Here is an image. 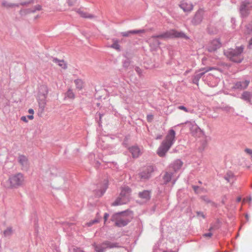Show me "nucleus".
I'll list each match as a JSON object with an SVG mask.
<instances>
[{"mask_svg": "<svg viewBox=\"0 0 252 252\" xmlns=\"http://www.w3.org/2000/svg\"><path fill=\"white\" fill-rule=\"evenodd\" d=\"M13 232L14 230L12 227L9 226L3 231V235L5 237H10L13 234Z\"/></svg>", "mask_w": 252, "mask_h": 252, "instance_id": "27", "label": "nucleus"}, {"mask_svg": "<svg viewBox=\"0 0 252 252\" xmlns=\"http://www.w3.org/2000/svg\"><path fill=\"white\" fill-rule=\"evenodd\" d=\"M156 167L153 165H148L144 167L138 174L141 181L148 180L152 177V174L156 170Z\"/></svg>", "mask_w": 252, "mask_h": 252, "instance_id": "7", "label": "nucleus"}, {"mask_svg": "<svg viewBox=\"0 0 252 252\" xmlns=\"http://www.w3.org/2000/svg\"><path fill=\"white\" fill-rule=\"evenodd\" d=\"M162 138V135L161 134H158L157 136L156 139H157V140L161 139Z\"/></svg>", "mask_w": 252, "mask_h": 252, "instance_id": "56", "label": "nucleus"}, {"mask_svg": "<svg viewBox=\"0 0 252 252\" xmlns=\"http://www.w3.org/2000/svg\"><path fill=\"white\" fill-rule=\"evenodd\" d=\"M74 83L76 86V88L81 90L83 89L84 87V82L82 80L80 79H77L74 80Z\"/></svg>", "mask_w": 252, "mask_h": 252, "instance_id": "28", "label": "nucleus"}, {"mask_svg": "<svg viewBox=\"0 0 252 252\" xmlns=\"http://www.w3.org/2000/svg\"><path fill=\"white\" fill-rule=\"evenodd\" d=\"M215 68L213 67H205L200 69L196 71L192 77V82L193 84L198 85L199 80L204 75V74L209 71L212 70Z\"/></svg>", "mask_w": 252, "mask_h": 252, "instance_id": "8", "label": "nucleus"}, {"mask_svg": "<svg viewBox=\"0 0 252 252\" xmlns=\"http://www.w3.org/2000/svg\"><path fill=\"white\" fill-rule=\"evenodd\" d=\"M163 252H177L173 251L172 250H170V251H163Z\"/></svg>", "mask_w": 252, "mask_h": 252, "instance_id": "62", "label": "nucleus"}, {"mask_svg": "<svg viewBox=\"0 0 252 252\" xmlns=\"http://www.w3.org/2000/svg\"><path fill=\"white\" fill-rule=\"evenodd\" d=\"M244 49L243 45L236 47L235 49L229 48L224 50V55L230 61L236 63H240L243 60L242 53Z\"/></svg>", "mask_w": 252, "mask_h": 252, "instance_id": "2", "label": "nucleus"}, {"mask_svg": "<svg viewBox=\"0 0 252 252\" xmlns=\"http://www.w3.org/2000/svg\"><path fill=\"white\" fill-rule=\"evenodd\" d=\"M21 120L26 123L28 122V120H27V117L26 116H22L21 118Z\"/></svg>", "mask_w": 252, "mask_h": 252, "instance_id": "54", "label": "nucleus"}, {"mask_svg": "<svg viewBox=\"0 0 252 252\" xmlns=\"http://www.w3.org/2000/svg\"><path fill=\"white\" fill-rule=\"evenodd\" d=\"M27 117L30 120H32L33 119V115H28L27 116Z\"/></svg>", "mask_w": 252, "mask_h": 252, "instance_id": "58", "label": "nucleus"}, {"mask_svg": "<svg viewBox=\"0 0 252 252\" xmlns=\"http://www.w3.org/2000/svg\"><path fill=\"white\" fill-rule=\"evenodd\" d=\"M176 133L174 130H169L165 139L158 149L157 153L160 157H164L175 141Z\"/></svg>", "mask_w": 252, "mask_h": 252, "instance_id": "1", "label": "nucleus"}, {"mask_svg": "<svg viewBox=\"0 0 252 252\" xmlns=\"http://www.w3.org/2000/svg\"><path fill=\"white\" fill-rule=\"evenodd\" d=\"M191 188L196 194L200 193L204 190V189L203 188H201L198 186L192 185Z\"/></svg>", "mask_w": 252, "mask_h": 252, "instance_id": "34", "label": "nucleus"}, {"mask_svg": "<svg viewBox=\"0 0 252 252\" xmlns=\"http://www.w3.org/2000/svg\"><path fill=\"white\" fill-rule=\"evenodd\" d=\"M92 246L96 252H104V249L102 248V245H101V244H97L94 243L92 244Z\"/></svg>", "mask_w": 252, "mask_h": 252, "instance_id": "31", "label": "nucleus"}, {"mask_svg": "<svg viewBox=\"0 0 252 252\" xmlns=\"http://www.w3.org/2000/svg\"><path fill=\"white\" fill-rule=\"evenodd\" d=\"M41 9V6L38 4V5H35L34 6V7L32 9L29 8V9H27L25 10L26 11V13H34L36 11H39Z\"/></svg>", "mask_w": 252, "mask_h": 252, "instance_id": "33", "label": "nucleus"}, {"mask_svg": "<svg viewBox=\"0 0 252 252\" xmlns=\"http://www.w3.org/2000/svg\"><path fill=\"white\" fill-rule=\"evenodd\" d=\"M131 189L128 186L122 187L120 196L127 203L130 199Z\"/></svg>", "mask_w": 252, "mask_h": 252, "instance_id": "11", "label": "nucleus"}, {"mask_svg": "<svg viewBox=\"0 0 252 252\" xmlns=\"http://www.w3.org/2000/svg\"><path fill=\"white\" fill-rule=\"evenodd\" d=\"M224 179L226 180L228 183L231 184H232L236 180L234 173L231 171L227 172L224 176Z\"/></svg>", "mask_w": 252, "mask_h": 252, "instance_id": "20", "label": "nucleus"}, {"mask_svg": "<svg viewBox=\"0 0 252 252\" xmlns=\"http://www.w3.org/2000/svg\"><path fill=\"white\" fill-rule=\"evenodd\" d=\"M112 221H115V225L122 227L126 226L131 221V218L126 214V211L115 213L111 218Z\"/></svg>", "mask_w": 252, "mask_h": 252, "instance_id": "3", "label": "nucleus"}, {"mask_svg": "<svg viewBox=\"0 0 252 252\" xmlns=\"http://www.w3.org/2000/svg\"><path fill=\"white\" fill-rule=\"evenodd\" d=\"M102 245L105 246L106 249L120 247L119 244L118 243H112L109 241H104L102 242Z\"/></svg>", "mask_w": 252, "mask_h": 252, "instance_id": "21", "label": "nucleus"}, {"mask_svg": "<svg viewBox=\"0 0 252 252\" xmlns=\"http://www.w3.org/2000/svg\"><path fill=\"white\" fill-rule=\"evenodd\" d=\"M151 190H144L142 191L139 192L138 194V196L144 200L147 201L150 200L151 197Z\"/></svg>", "mask_w": 252, "mask_h": 252, "instance_id": "15", "label": "nucleus"}, {"mask_svg": "<svg viewBox=\"0 0 252 252\" xmlns=\"http://www.w3.org/2000/svg\"><path fill=\"white\" fill-rule=\"evenodd\" d=\"M213 235V234L211 232L206 233L203 235V236L204 237H211Z\"/></svg>", "mask_w": 252, "mask_h": 252, "instance_id": "48", "label": "nucleus"}, {"mask_svg": "<svg viewBox=\"0 0 252 252\" xmlns=\"http://www.w3.org/2000/svg\"><path fill=\"white\" fill-rule=\"evenodd\" d=\"M241 98L250 104H252V94L251 92L248 91L244 92L242 94Z\"/></svg>", "mask_w": 252, "mask_h": 252, "instance_id": "17", "label": "nucleus"}, {"mask_svg": "<svg viewBox=\"0 0 252 252\" xmlns=\"http://www.w3.org/2000/svg\"><path fill=\"white\" fill-rule=\"evenodd\" d=\"M241 200V198L240 197H239L237 198L236 201L237 202H239Z\"/></svg>", "mask_w": 252, "mask_h": 252, "instance_id": "60", "label": "nucleus"}, {"mask_svg": "<svg viewBox=\"0 0 252 252\" xmlns=\"http://www.w3.org/2000/svg\"><path fill=\"white\" fill-rule=\"evenodd\" d=\"M176 180H177L176 179H173V180H172V185H174L175 184V183H176Z\"/></svg>", "mask_w": 252, "mask_h": 252, "instance_id": "63", "label": "nucleus"}, {"mask_svg": "<svg viewBox=\"0 0 252 252\" xmlns=\"http://www.w3.org/2000/svg\"><path fill=\"white\" fill-rule=\"evenodd\" d=\"M220 222L219 219H218L216 221V222L214 224H212V226L214 227V229H218L220 227Z\"/></svg>", "mask_w": 252, "mask_h": 252, "instance_id": "41", "label": "nucleus"}, {"mask_svg": "<svg viewBox=\"0 0 252 252\" xmlns=\"http://www.w3.org/2000/svg\"><path fill=\"white\" fill-rule=\"evenodd\" d=\"M98 115L99 116V125H100V123H101V119L102 118V117L103 116V114H101L100 113H96V115Z\"/></svg>", "mask_w": 252, "mask_h": 252, "instance_id": "52", "label": "nucleus"}, {"mask_svg": "<svg viewBox=\"0 0 252 252\" xmlns=\"http://www.w3.org/2000/svg\"><path fill=\"white\" fill-rule=\"evenodd\" d=\"M18 161L23 167L27 168L28 166V159L24 155H20L18 157Z\"/></svg>", "mask_w": 252, "mask_h": 252, "instance_id": "22", "label": "nucleus"}, {"mask_svg": "<svg viewBox=\"0 0 252 252\" xmlns=\"http://www.w3.org/2000/svg\"><path fill=\"white\" fill-rule=\"evenodd\" d=\"M113 43L110 46L111 48L116 49V50L120 51L121 50V46L119 44L118 40L117 39H113Z\"/></svg>", "mask_w": 252, "mask_h": 252, "instance_id": "32", "label": "nucleus"}, {"mask_svg": "<svg viewBox=\"0 0 252 252\" xmlns=\"http://www.w3.org/2000/svg\"><path fill=\"white\" fill-rule=\"evenodd\" d=\"M129 151L131 154L133 158H137L140 154V150L137 146H132L129 148Z\"/></svg>", "mask_w": 252, "mask_h": 252, "instance_id": "24", "label": "nucleus"}, {"mask_svg": "<svg viewBox=\"0 0 252 252\" xmlns=\"http://www.w3.org/2000/svg\"><path fill=\"white\" fill-rule=\"evenodd\" d=\"M2 5L6 8H9V7H14V6L18 7L19 4L11 3H9L6 1H4L2 3Z\"/></svg>", "mask_w": 252, "mask_h": 252, "instance_id": "36", "label": "nucleus"}, {"mask_svg": "<svg viewBox=\"0 0 252 252\" xmlns=\"http://www.w3.org/2000/svg\"><path fill=\"white\" fill-rule=\"evenodd\" d=\"M99 218V219H100L101 217L99 215V213L98 212L96 214V218Z\"/></svg>", "mask_w": 252, "mask_h": 252, "instance_id": "61", "label": "nucleus"}, {"mask_svg": "<svg viewBox=\"0 0 252 252\" xmlns=\"http://www.w3.org/2000/svg\"><path fill=\"white\" fill-rule=\"evenodd\" d=\"M158 35H153L151 37V39H153V41L154 42V44L155 45L157 46H159V45L161 44L160 42L158 39V38H161L160 37H153L154 36H157Z\"/></svg>", "mask_w": 252, "mask_h": 252, "instance_id": "39", "label": "nucleus"}, {"mask_svg": "<svg viewBox=\"0 0 252 252\" xmlns=\"http://www.w3.org/2000/svg\"><path fill=\"white\" fill-rule=\"evenodd\" d=\"M77 12L83 18H92L94 17L93 15L88 14L86 12L82 11L80 9L77 10Z\"/></svg>", "mask_w": 252, "mask_h": 252, "instance_id": "30", "label": "nucleus"}, {"mask_svg": "<svg viewBox=\"0 0 252 252\" xmlns=\"http://www.w3.org/2000/svg\"><path fill=\"white\" fill-rule=\"evenodd\" d=\"M214 230L213 226L211 225V227L209 229V231H211L212 230Z\"/></svg>", "mask_w": 252, "mask_h": 252, "instance_id": "59", "label": "nucleus"}, {"mask_svg": "<svg viewBox=\"0 0 252 252\" xmlns=\"http://www.w3.org/2000/svg\"><path fill=\"white\" fill-rule=\"evenodd\" d=\"M204 15V11L203 9H199L192 18L191 22L194 26L200 24L203 20Z\"/></svg>", "mask_w": 252, "mask_h": 252, "instance_id": "10", "label": "nucleus"}, {"mask_svg": "<svg viewBox=\"0 0 252 252\" xmlns=\"http://www.w3.org/2000/svg\"><path fill=\"white\" fill-rule=\"evenodd\" d=\"M109 215L108 213H105L104 215V223H105V222L106 221V220H107V219L109 217Z\"/></svg>", "mask_w": 252, "mask_h": 252, "instance_id": "50", "label": "nucleus"}, {"mask_svg": "<svg viewBox=\"0 0 252 252\" xmlns=\"http://www.w3.org/2000/svg\"><path fill=\"white\" fill-rule=\"evenodd\" d=\"M28 112L31 115H33L34 113V110L32 109H29L28 110Z\"/></svg>", "mask_w": 252, "mask_h": 252, "instance_id": "57", "label": "nucleus"}, {"mask_svg": "<svg viewBox=\"0 0 252 252\" xmlns=\"http://www.w3.org/2000/svg\"><path fill=\"white\" fill-rule=\"evenodd\" d=\"M221 46V43L219 39L213 40L208 46V51L210 52H214L220 48Z\"/></svg>", "mask_w": 252, "mask_h": 252, "instance_id": "13", "label": "nucleus"}, {"mask_svg": "<svg viewBox=\"0 0 252 252\" xmlns=\"http://www.w3.org/2000/svg\"><path fill=\"white\" fill-rule=\"evenodd\" d=\"M249 84L250 81L248 80L238 81L234 84L233 89L238 90H243L246 89L249 86Z\"/></svg>", "mask_w": 252, "mask_h": 252, "instance_id": "12", "label": "nucleus"}, {"mask_svg": "<svg viewBox=\"0 0 252 252\" xmlns=\"http://www.w3.org/2000/svg\"><path fill=\"white\" fill-rule=\"evenodd\" d=\"M75 1L76 0H67V3H68V5L72 6L74 4Z\"/></svg>", "mask_w": 252, "mask_h": 252, "instance_id": "45", "label": "nucleus"}, {"mask_svg": "<svg viewBox=\"0 0 252 252\" xmlns=\"http://www.w3.org/2000/svg\"><path fill=\"white\" fill-rule=\"evenodd\" d=\"M180 7L185 12H190L193 9V5L190 2L183 1L180 4Z\"/></svg>", "mask_w": 252, "mask_h": 252, "instance_id": "16", "label": "nucleus"}, {"mask_svg": "<svg viewBox=\"0 0 252 252\" xmlns=\"http://www.w3.org/2000/svg\"><path fill=\"white\" fill-rule=\"evenodd\" d=\"M130 64V61L129 59H126L123 62V66L126 69H127L129 67Z\"/></svg>", "mask_w": 252, "mask_h": 252, "instance_id": "38", "label": "nucleus"}, {"mask_svg": "<svg viewBox=\"0 0 252 252\" xmlns=\"http://www.w3.org/2000/svg\"><path fill=\"white\" fill-rule=\"evenodd\" d=\"M247 29L250 31H252V22L248 24Z\"/></svg>", "mask_w": 252, "mask_h": 252, "instance_id": "51", "label": "nucleus"}, {"mask_svg": "<svg viewBox=\"0 0 252 252\" xmlns=\"http://www.w3.org/2000/svg\"><path fill=\"white\" fill-rule=\"evenodd\" d=\"M135 70L138 74L140 75L142 73V70L140 67L136 66Z\"/></svg>", "mask_w": 252, "mask_h": 252, "instance_id": "49", "label": "nucleus"}, {"mask_svg": "<svg viewBox=\"0 0 252 252\" xmlns=\"http://www.w3.org/2000/svg\"><path fill=\"white\" fill-rule=\"evenodd\" d=\"M250 10V2L249 0H245L241 2L239 12L242 17H247L249 15Z\"/></svg>", "mask_w": 252, "mask_h": 252, "instance_id": "9", "label": "nucleus"}, {"mask_svg": "<svg viewBox=\"0 0 252 252\" xmlns=\"http://www.w3.org/2000/svg\"><path fill=\"white\" fill-rule=\"evenodd\" d=\"M173 173L171 171L166 172L162 177L163 184L166 185L172 180Z\"/></svg>", "mask_w": 252, "mask_h": 252, "instance_id": "18", "label": "nucleus"}, {"mask_svg": "<svg viewBox=\"0 0 252 252\" xmlns=\"http://www.w3.org/2000/svg\"><path fill=\"white\" fill-rule=\"evenodd\" d=\"M48 93V87L46 85H41L38 89L37 100L39 107L43 110L46 104V98Z\"/></svg>", "mask_w": 252, "mask_h": 252, "instance_id": "6", "label": "nucleus"}, {"mask_svg": "<svg viewBox=\"0 0 252 252\" xmlns=\"http://www.w3.org/2000/svg\"><path fill=\"white\" fill-rule=\"evenodd\" d=\"M32 2H33V0H31L28 1L22 2L19 4L21 5H28L29 4L32 3Z\"/></svg>", "mask_w": 252, "mask_h": 252, "instance_id": "43", "label": "nucleus"}, {"mask_svg": "<svg viewBox=\"0 0 252 252\" xmlns=\"http://www.w3.org/2000/svg\"><path fill=\"white\" fill-rule=\"evenodd\" d=\"M160 38H182L186 40L189 39V36L187 35L184 32L182 31H178L175 29H172L166 31L165 32L158 34L157 36H154L153 37Z\"/></svg>", "mask_w": 252, "mask_h": 252, "instance_id": "5", "label": "nucleus"}, {"mask_svg": "<svg viewBox=\"0 0 252 252\" xmlns=\"http://www.w3.org/2000/svg\"><path fill=\"white\" fill-rule=\"evenodd\" d=\"M99 221V218H95L94 219V220H92L91 221H90L88 223V226H92V225H93L94 224V223H97Z\"/></svg>", "mask_w": 252, "mask_h": 252, "instance_id": "40", "label": "nucleus"}, {"mask_svg": "<svg viewBox=\"0 0 252 252\" xmlns=\"http://www.w3.org/2000/svg\"><path fill=\"white\" fill-rule=\"evenodd\" d=\"M245 217L246 218L247 220L248 221L249 220V216L248 214H246L245 216Z\"/></svg>", "mask_w": 252, "mask_h": 252, "instance_id": "64", "label": "nucleus"}, {"mask_svg": "<svg viewBox=\"0 0 252 252\" xmlns=\"http://www.w3.org/2000/svg\"><path fill=\"white\" fill-rule=\"evenodd\" d=\"M183 162L180 159H177L171 164L170 168L176 172L181 168Z\"/></svg>", "mask_w": 252, "mask_h": 252, "instance_id": "19", "label": "nucleus"}, {"mask_svg": "<svg viewBox=\"0 0 252 252\" xmlns=\"http://www.w3.org/2000/svg\"><path fill=\"white\" fill-rule=\"evenodd\" d=\"M252 46V38L249 40V45H248V47L249 48H251Z\"/></svg>", "mask_w": 252, "mask_h": 252, "instance_id": "53", "label": "nucleus"}, {"mask_svg": "<svg viewBox=\"0 0 252 252\" xmlns=\"http://www.w3.org/2000/svg\"><path fill=\"white\" fill-rule=\"evenodd\" d=\"M153 120V115H148L147 116V120L149 122H151Z\"/></svg>", "mask_w": 252, "mask_h": 252, "instance_id": "44", "label": "nucleus"}, {"mask_svg": "<svg viewBox=\"0 0 252 252\" xmlns=\"http://www.w3.org/2000/svg\"><path fill=\"white\" fill-rule=\"evenodd\" d=\"M191 130L193 135H194L195 133L200 132L201 131V129L197 125L192 126Z\"/></svg>", "mask_w": 252, "mask_h": 252, "instance_id": "37", "label": "nucleus"}, {"mask_svg": "<svg viewBox=\"0 0 252 252\" xmlns=\"http://www.w3.org/2000/svg\"><path fill=\"white\" fill-rule=\"evenodd\" d=\"M108 186V181L107 179H104L103 181L102 185L100 187V189L96 191V195L99 196H102L105 192Z\"/></svg>", "mask_w": 252, "mask_h": 252, "instance_id": "14", "label": "nucleus"}, {"mask_svg": "<svg viewBox=\"0 0 252 252\" xmlns=\"http://www.w3.org/2000/svg\"><path fill=\"white\" fill-rule=\"evenodd\" d=\"M201 199L203 200L206 203L210 204L212 206L217 207V204L212 201L208 196L206 195H203L200 197Z\"/></svg>", "mask_w": 252, "mask_h": 252, "instance_id": "26", "label": "nucleus"}, {"mask_svg": "<svg viewBox=\"0 0 252 252\" xmlns=\"http://www.w3.org/2000/svg\"><path fill=\"white\" fill-rule=\"evenodd\" d=\"M197 216L198 217H201L203 219L205 218V216L202 212H197Z\"/></svg>", "mask_w": 252, "mask_h": 252, "instance_id": "46", "label": "nucleus"}, {"mask_svg": "<svg viewBox=\"0 0 252 252\" xmlns=\"http://www.w3.org/2000/svg\"><path fill=\"white\" fill-rule=\"evenodd\" d=\"M100 165V163L98 161H96L95 162V166L97 168L99 167Z\"/></svg>", "mask_w": 252, "mask_h": 252, "instance_id": "55", "label": "nucleus"}, {"mask_svg": "<svg viewBox=\"0 0 252 252\" xmlns=\"http://www.w3.org/2000/svg\"><path fill=\"white\" fill-rule=\"evenodd\" d=\"M24 181V177L22 173L12 175L6 181L5 187L8 189H17L23 185Z\"/></svg>", "mask_w": 252, "mask_h": 252, "instance_id": "4", "label": "nucleus"}, {"mask_svg": "<svg viewBox=\"0 0 252 252\" xmlns=\"http://www.w3.org/2000/svg\"><path fill=\"white\" fill-rule=\"evenodd\" d=\"M65 97L70 99H74L75 98V94L73 90L69 89L65 93Z\"/></svg>", "mask_w": 252, "mask_h": 252, "instance_id": "29", "label": "nucleus"}, {"mask_svg": "<svg viewBox=\"0 0 252 252\" xmlns=\"http://www.w3.org/2000/svg\"><path fill=\"white\" fill-rule=\"evenodd\" d=\"M178 108L180 110H183L185 112H189V110L187 108H186V107H185L184 106H183V105H180L178 107Z\"/></svg>", "mask_w": 252, "mask_h": 252, "instance_id": "42", "label": "nucleus"}, {"mask_svg": "<svg viewBox=\"0 0 252 252\" xmlns=\"http://www.w3.org/2000/svg\"><path fill=\"white\" fill-rule=\"evenodd\" d=\"M145 32L144 30H130L127 32H122L121 35L124 37H127L131 34H138L140 33H143Z\"/></svg>", "mask_w": 252, "mask_h": 252, "instance_id": "23", "label": "nucleus"}, {"mask_svg": "<svg viewBox=\"0 0 252 252\" xmlns=\"http://www.w3.org/2000/svg\"><path fill=\"white\" fill-rule=\"evenodd\" d=\"M53 61L56 63H58V65L60 66H61L63 68H66V64L64 63V62L63 61V60H59L57 58H54L53 59Z\"/></svg>", "mask_w": 252, "mask_h": 252, "instance_id": "35", "label": "nucleus"}, {"mask_svg": "<svg viewBox=\"0 0 252 252\" xmlns=\"http://www.w3.org/2000/svg\"><path fill=\"white\" fill-rule=\"evenodd\" d=\"M127 203L124 200L122 197H121L120 195L119 197L117 198L115 201L112 203V206H118L126 204Z\"/></svg>", "mask_w": 252, "mask_h": 252, "instance_id": "25", "label": "nucleus"}, {"mask_svg": "<svg viewBox=\"0 0 252 252\" xmlns=\"http://www.w3.org/2000/svg\"><path fill=\"white\" fill-rule=\"evenodd\" d=\"M245 152L246 153H247L248 154L251 155L252 157V149H250L249 148H246L245 149Z\"/></svg>", "mask_w": 252, "mask_h": 252, "instance_id": "47", "label": "nucleus"}]
</instances>
